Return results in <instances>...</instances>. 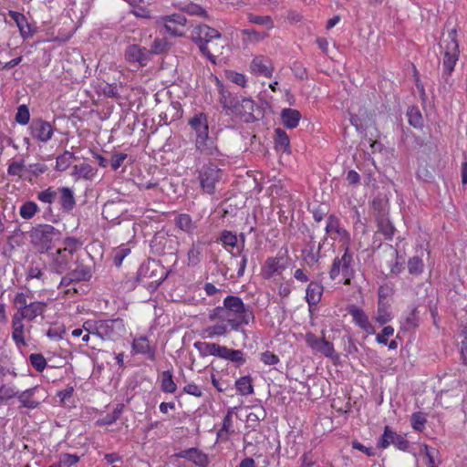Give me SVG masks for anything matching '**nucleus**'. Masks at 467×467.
Here are the masks:
<instances>
[{"instance_id": "1", "label": "nucleus", "mask_w": 467, "mask_h": 467, "mask_svg": "<svg viewBox=\"0 0 467 467\" xmlns=\"http://www.w3.org/2000/svg\"><path fill=\"white\" fill-rule=\"evenodd\" d=\"M208 325L202 330L203 338L214 339L226 337L231 332L244 334V327L254 322V314L251 306L244 303L235 296H227L223 306L210 310Z\"/></svg>"}, {"instance_id": "51", "label": "nucleus", "mask_w": 467, "mask_h": 467, "mask_svg": "<svg viewBox=\"0 0 467 467\" xmlns=\"http://www.w3.org/2000/svg\"><path fill=\"white\" fill-rule=\"evenodd\" d=\"M426 417L421 412H415L411 415V427L417 431H422L426 424Z\"/></svg>"}, {"instance_id": "44", "label": "nucleus", "mask_w": 467, "mask_h": 467, "mask_svg": "<svg viewBox=\"0 0 467 467\" xmlns=\"http://www.w3.org/2000/svg\"><path fill=\"white\" fill-rule=\"evenodd\" d=\"M57 196V190L53 187H48L44 191L37 192L36 198L39 202L43 203H47L51 205Z\"/></svg>"}, {"instance_id": "49", "label": "nucleus", "mask_w": 467, "mask_h": 467, "mask_svg": "<svg viewBox=\"0 0 467 467\" xmlns=\"http://www.w3.org/2000/svg\"><path fill=\"white\" fill-rule=\"evenodd\" d=\"M249 22L256 25L265 26L267 28L274 27L273 19L269 16H256L254 14H249L247 16Z\"/></svg>"}, {"instance_id": "24", "label": "nucleus", "mask_w": 467, "mask_h": 467, "mask_svg": "<svg viewBox=\"0 0 467 467\" xmlns=\"http://www.w3.org/2000/svg\"><path fill=\"white\" fill-rule=\"evenodd\" d=\"M239 99L240 98L234 96L223 87H221L219 89V103L227 114H234Z\"/></svg>"}, {"instance_id": "58", "label": "nucleus", "mask_w": 467, "mask_h": 467, "mask_svg": "<svg viewBox=\"0 0 467 467\" xmlns=\"http://www.w3.org/2000/svg\"><path fill=\"white\" fill-rule=\"evenodd\" d=\"M58 462L62 467H71L79 462V457L77 454L61 453Z\"/></svg>"}, {"instance_id": "19", "label": "nucleus", "mask_w": 467, "mask_h": 467, "mask_svg": "<svg viewBox=\"0 0 467 467\" xmlns=\"http://www.w3.org/2000/svg\"><path fill=\"white\" fill-rule=\"evenodd\" d=\"M54 232L55 228L47 224L36 228L32 234L34 244L40 245L42 251L48 249L52 242Z\"/></svg>"}, {"instance_id": "35", "label": "nucleus", "mask_w": 467, "mask_h": 467, "mask_svg": "<svg viewBox=\"0 0 467 467\" xmlns=\"http://www.w3.org/2000/svg\"><path fill=\"white\" fill-rule=\"evenodd\" d=\"M281 269L280 261L276 257H269L262 267V275L265 279H270Z\"/></svg>"}, {"instance_id": "25", "label": "nucleus", "mask_w": 467, "mask_h": 467, "mask_svg": "<svg viewBox=\"0 0 467 467\" xmlns=\"http://www.w3.org/2000/svg\"><path fill=\"white\" fill-rule=\"evenodd\" d=\"M219 358L231 361L237 367L242 366L245 363L244 353L240 349L229 348L225 346H222L219 353Z\"/></svg>"}, {"instance_id": "31", "label": "nucleus", "mask_w": 467, "mask_h": 467, "mask_svg": "<svg viewBox=\"0 0 467 467\" xmlns=\"http://www.w3.org/2000/svg\"><path fill=\"white\" fill-rule=\"evenodd\" d=\"M175 224L178 228H180L182 231L185 232L186 234L190 235H193L197 225L192 221V217L187 213H181L178 216L175 217Z\"/></svg>"}, {"instance_id": "56", "label": "nucleus", "mask_w": 467, "mask_h": 467, "mask_svg": "<svg viewBox=\"0 0 467 467\" xmlns=\"http://www.w3.org/2000/svg\"><path fill=\"white\" fill-rule=\"evenodd\" d=\"M202 257V249L195 244L190 248L188 252V265H196L200 263Z\"/></svg>"}, {"instance_id": "21", "label": "nucleus", "mask_w": 467, "mask_h": 467, "mask_svg": "<svg viewBox=\"0 0 467 467\" xmlns=\"http://www.w3.org/2000/svg\"><path fill=\"white\" fill-rule=\"evenodd\" d=\"M177 456L192 462L198 467H208L210 461L208 455L197 448H190L177 453Z\"/></svg>"}, {"instance_id": "55", "label": "nucleus", "mask_w": 467, "mask_h": 467, "mask_svg": "<svg viewBox=\"0 0 467 467\" xmlns=\"http://www.w3.org/2000/svg\"><path fill=\"white\" fill-rule=\"evenodd\" d=\"M174 5L192 16H204L206 15V12L200 5L192 4V3L188 4L184 6H182L179 4H174Z\"/></svg>"}, {"instance_id": "27", "label": "nucleus", "mask_w": 467, "mask_h": 467, "mask_svg": "<svg viewBox=\"0 0 467 467\" xmlns=\"http://www.w3.org/2000/svg\"><path fill=\"white\" fill-rule=\"evenodd\" d=\"M97 173V170L88 163H81L73 167L71 176L75 181L92 180Z\"/></svg>"}, {"instance_id": "12", "label": "nucleus", "mask_w": 467, "mask_h": 467, "mask_svg": "<svg viewBox=\"0 0 467 467\" xmlns=\"http://www.w3.org/2000/svg\"><path fill=\"white\" fill-rule=\"evenodd\" d=\"M306 343L313 351L321 353L327 358H333L335 348L331 342L326 340L325 337H317L312 332L306 334Z\"/></svg>"}, {"instance_id": "53", "label": "nucleus", "mask_w": 467, "mask_h": 467, "mask_svg": "<svg viewBox=\"0 0 467 467\" xmlns=\"http://www.w3.org/2000/svg\"><path fill=\"white\" fill-rule=\"evenodd\" d=\"M379 231L384 234L385 238L391 240L394 234V227L387 219H380L379 221Z\"/></svg>"}, {"instance_id": "43", "label": "nucleus", "mask_w": 467, "mask_h": 467, "mask_svg": "<svg viewBox=\"0 0 467 467\" xmlns=\"http://www.w3.org/2000/svg\"><path fill=\"white\" fill-rule=\"evenodd\" d=\"M73 159L74 154L68 150H66L63 154L57 157L56 170L59 171H66L70 166Z\"/></svg>"}, {"instance_id": "8", "label": "nucleus", "mask_w": 467, "mask_h": 467, "mask_svg": "<svg viewBox=\"0 0 467 467\" xmlns=\"http://www.w3.org/2000/svg\"><path fill=\"white\" fill-rule=\"evenodd\" d=\"M220 37L221 34L216 29L206 25L196 26L192 31V41L197 44L201 53L213 64L216 62V58L208 48L207 44L213 39Z\"/></svg>"}, {"instance_id": "4", "label": "nucleus", "mask_w": 467, "mask_h": 467, "mask_svg": "<svg viewBox=\"0 0 467 467\" xmlns=\"http://www.w3.org/2000/svg\"><path fill=\"white\" fill-rule=\"evenodd\" d=\"M192 131L195 149L203 155L213 156L218 153L215 140L209 135L208 117L203 112L194 114L188 120Z\"/></svg>"}, {"instance_id": "16", "label": "nucleus", "mask_w": 467, "mask_h": 467, "mask_svg": "<svg viewBox=\"0 0 467 467\" xmlns=\"http://www.w3.org/2000/svg\"><path fill=\"white\" fill-rule=\"evenodd\" d=\"M249 68L252 74L265 78H271L274 73V67L271 59L262 55L253 57Z\"/></svg>"}, {"instance_id": "7", "label": "nucleus", "mask_w": 467, "mask_h": 467, "mask_svg": "<svg viewBox=\"0 0 467 467\" xmlns=\"http://www.w3.org/2000/svg\"><path fill=\"white\" fill-rule=\"evenodd\" d=\"M223 177V171L212 161H207L197 168V180L202 191L206 194L215 193L216 186Z\"/></svg>"}, {"instance_id": "14", "label": "nucleus", "mask_w": 467, "mask_h": 467, "mask_svg": "<svg viewBox=\"0 0 467 467\" xmlns=\"http://www.w3.org/2000/svg\"><path fill=\"white\" fill-rule=\"evenodd\" d=\"M132 355H143L148 359H156V347L151 344L146 336H139L133 338L131 343Z\"/></svg>"}, {"instance_id": "47", "label": "nucleus", "mask_w": 467, "mask_h": 467, "mask_svg": "<svg viewBox=\"0 0 467 467\" xmlns=\"http://www.w3.org/2000/svg\"><path fill=\"white\" fill-rule=\"evenodd\" d=\"M70 276L74 279V282L87 281L90 278L91 274L88 267L85 265L78 266L76 269L69 272Z\"/></svg>"}, {"instance_id": "54", "label": "nucleus", "mask_w": 467, "mask_h": 467, "mask_svg": "<svg viewBox=\"0 0 467 467\" xmlns=\"http://www.w3.org/2000/svg\"><path fill=\"white\" fill-rule=\"evenodd\" d=\"M65 333V327L62 325H58L49 327L48 330L47 331V337L51 340L57 341L63 338Z\"/></svg>"}, {"instance_id": "29", "label": "nucleus", "mask_w": 467, "mask_h": 467, "mask_svg": "<svg viewBox=\"0 0 467 467\" xmlns=\"http://www.w3.org/2000/svg\"><path fill=\"white\" fill-rule=\"evenodd\" d=\"M323 286L317 282H311L306 289V300L309 306H315L321 300Z\"/></svg>"}, {"instance_id": "59", "label": "nucleus", "mask_w": 467, "mask_h": 467, "mask_svg": "<svg viewBox=\"0 0 467 467\" xmlns=\"http://www.w3.org/2000/svg\"><path fill=\"white\" fill-rule=\"evenodd\" d=\"M409 123L414 128H420L423 120L420 112L417 109H411L407 113Z\"/></svg>"}, {"instance_id": "40", "label": "nucleus", "mask_w": 467, "mask_h": 467, "mask_svg": "<svg viewBox=\"0 0 467 467\" xmlns=\"http://www.w3.org/2000/svg\"><path fill=\"white\" fill-rule=\"evenodd\" d=\"M39 211L38 205L32 201L24 202L19 209V214L23 219L29 220L33 218Z\"/></svg>"}, {"instance_id": "62", "label": "nucleus", "mask_w": 467, "mask_h": 467, "mask_svg": "<svg viewBox=\"0 0 467 467\" xmlns=\"http://www.w3.org/2000/svg\"><path fill=\"white\" fill-rule=\"evenodd\" d=\"M394 328L391 326H386L383 327L381 333L376 336V341L381 345L388 344V337L393 336Z\"/></svg>"}, {"instance_id": "26", "label": "nucleus", "mask_w": 467, "mask_h": 467, "mask_svg": "<svg viewBox=\"0 0 467 467\" xmlns=\"http://www.w3.org/2000/svg\"><path fill=\"white\" fill-rule=\"evenodd\" d=\"M59 192V203L61 209L65 212H70L76 206V199L74 192L68 187H60L57 189Z\"/></svg>"}, {"instance_id": "11", "label": "nucleus", "mask_w": 467, "mask_h": 467, "mask_svg": "<svg viewBox=\"0 0 467 467\" xmlns=\"http://www.w3.org/2000/svg\"><path fill=\"white\" fill-rule=\"evenodd\" d=\"M377 445L380 449H386L389 445H394L400 451H406L409 447V442L403 436L392 431L389 426H386Z\"/></svg>"}, {"instance_id": "32", "label": "nucleus", "mask_w": 467, "mask_h": 467, "mask_svg": "<svg viewBox=\"0 0 467 467\" xmlns=\"http://www.w3.org/2000/svg\"><path fill=\"white\" fill-rule=\"evenodd\" d=\"M375 321L379 325H385L392 320L393 315L390 310V305L388 302H378Z\"/></svg>"}, {"instance_id": "13", "label": "nucleus", "mask_w": 467, "mask_h": 467, "mask_svg": "<svg viewBox=\"0 0 467 467\" xmlns=\"http://www.w3.org/2000/svg\"><path fill=\"white\" fill-rule=\"evenodd\" d=\"M43 390V389L39 386H35L33 388L27 389L24 391H19L16 395L17 400L21 403V407L26 408L29 410L36 409L42 400L46 399V397H40L39 393Z\"/></svg>"}, {"instance_id": "15", "label": "nucleus", "mask_w": 467, "mask_h": 467, "mask_svg": "<svg viewBox=\"0 0 467 467\" xmlns=\"http://www.w3.org/2000/svg\"><path fill=\"white\" fill-rule=\"evenodd\" d=\"M256 109L255 102L250 98H240L233 115L239 117L244 122H254L257 118L254 116Z\"/></svg>"}, {"instance_id": "23", "label": "nucleus", "mask_w": 467, "mask_h": 467, "mask_svg": "<svg viewBox=\"0 0 467 467\" xmlns=\"http://www.w3.org/2000/svg\"><path fill=\"white\" fill-rule=\"evenodd\" d=\"M8 16L15 21L18 27L20 36L24 39H27L32 36L33 31L31 26L28 24L27 19L22 13L10 10L8 12Z\"/></svg>"}, {"instance_id": "57", "label": "nucleus", "mask_w": 467, "mask_h": 467, "mask_svg": "<svg viewBox=\"0 0 467 467\" xmlns=\"http://www.w3.org/2000/svg\"><path fill=\"white\" fill-rule=\"evenodd\" d=\"M30 119V113L26 105H20L17 108V112L16 114V120L17 123L21 125L28 124Z\"/></svg>"}, {"instance_id": "38", "label": "nucleus", "mask_w": 467, "mask_h": 467, "mask_svg": "<svg viewBox=\"0 0 467 467\" xmlns=\"http://www.w3.org/2000/svg\"><path fill=\"white\" fill-rule=\"evenodd\" d=\"M418 327V317H417V308L413 307L410 310V312L406 315V317H402L400 321V327L402 330H411Z\"/></svg>"}, {"instance_id": "48", "label": "nucleus", "mask_w": 467, "mask_h": 467, "mask_svg": "<svg viewBox=\"0 0 467 467\" xmlns=\"http://www.w3.org/2000/svg\"><path fill=\"white\" fill-rule=\"evenodd\" d=\"M220 241L222 242L224 247L229 246L234 248L237 245L238 237L236 234L231 231L224 230L221 234Z\"/></svg>"}, {"instance_id": "46", "label": "nucleus", "mask_w": 467, "mask_h": 467, "mask_svg": "<svg viewBox=\"0 0 467 467\" xmlns=\"http://www.w3.org/2000/svg\"><path fill=\"white\" fill-rule=\"evenodd\" d=\"M424 264L420 257L412 256L408 261V270L410 275H419L423 272Z\"/></svg>"}, {"instance_id": "17", "label": "nucleus", "mask_w": 467, "mask_h": 467, "mask_svg": "<svg viewBox=\"0 0 467 467\" xmlns=\"http://www.w3.org/2000/svg\"><path fill=\"white\" fill-rule=\"evenodd\" d=\"M348 314L352 317L353 322L359 328L365 331L368 335H374L376 333V327L370 322L368 316L364 312L363 309L357 306H350L348 309Z\"/></svg>"}, {"instance_id": "60", "label": "nucleus", "mask_w": 467, "mask_h": 467, "mask_svg": "<svg viewBox=\"0 0 467 467\" xmlns=\"http://www.w3.org/2000/svg\"><path fill=\"white\" fill-rule=\"evenodd\" d=\"M256 411L250 412L247 415V422L255 427L258 422L265 417V411L263 407L255 408Z\"/></svg>"}, {"instance_id": "36", "label": "nucleus", "mask_w": 467, "mask_h": 467, "mask_svg": "<svg viewBox=\"0 0 467 467\" xmlns=\"http://www.w3.org/2000/svg\"><path fill=\"white\" fill-rule=\"evenodd\" d=\"M275 144L277 150H281L283 152H286L289 150L290 140L288 135L285 130L280 128L275 129Z\"/></svg>"}, {"instance_id": "63", "label": "nucleus", "mask_w": 467, "mask_h": 467, "mask_svg": "<svg viewBox=\"0 0 467 467\" xmlns=\"http://www.w3.org/2000/svg\"><path fill=\"white\" fill-rule=\"evenodd\" d=\"M260 360L264 364L269 366L276 365L280 361L279 358L275 354L268 350L261 354Z\"/></svg>"}, {"instance_id": "39", "label": "nucleus", "mask_w": 467, "mask_h": 467, "mask_svg": "<svg viewBox=\"0 0 467 467\" xmlns=\"http://www.w3.org/2000/svg\"><path fill=\"white\" fill-rule=\"evenodd\" d=\"M47 167L46 164L41 162H36L26 165V176L25 181L32 182L33 178H36L46 172Z\"/></svg>"}, {"instance_id": "6", "label": "nucleus", "mask_w": 467, "mask_h": 467, "mask_svg": "<svg viewBox=\"0 0 467 467\" xmlns=\"http://www.w3.org/2000/svg\"><path fill=\"white\" fill-rule=\"evenodd\" d=\"M440 47L442 55L443 70L450 76L454 70L460 56L459 43L457 41L455 29L449 30L447 34L443 36Z\"/></svg>"}, {"instance_id": "28", "label": "nucleus", "mask_w": 467, "mask_h": 467, "mask_svg": "<svg viewBox=\"0 0 467 467\" xmlns=\"http://www.w3.org/2000/svg\"><path fill=\"white\" fill-rule=\"evenodd\" d=\"M193 347L195 349L198 350L202 358H205L208 356H213L218 358L222 345L213 342L196 341L194 342Z\"/></svg>"}, {"instance_id": "5", "label": "nucleus", "mask_w": 467, "mask_h": 467, "mask_svg": "<svg viewBox=\"0 0 467 467\" xmlns=\"http://www.w3.org/2000/svg\"><path fill=\"white\" fill-rule=\"evenodd\" d=\"M329 277L333 281H338L344 285H350L355 275V264L353 253L348 245H346L342 254L337 255L329 269Z\"/></svg>"}, {"instance_id": "2", "label": "nucleus", "mask_w": 467, "mask_h": 467, "mask_svg": "<svg viewBox=\"0 0 467 467\" xmlns=\"http://www.w3.org/2000/svg\"><path fill=\"white\" fill-rule=\"evenodd\" d=\"M31 292H18L15 295L12 303L16 309L12 317V338L16 346H25L24 320L34 322L47 311V304L44 301L33 300Z\"/></svg>"}, {"instance_id": "42", "label": "nucleus", "mask_w": 467, "mask_h": 467, "mask_svg": "<svg viewBox=\"0 0 467 467\" xmlns=\"http://www.w3.org/2000/svg\"><path fill=\"white\" fill-rule=\"evenodd\" d=\"M420 454L422 457V461L428 465V467H436L435 457L438 454L436 449L424 445L420 449Z\"/></svg>"}, {"instance_id": "37", "label": "nucleus", "mask_w": 467, "mask_h": 467, "mask_svg": "<svg viewBox=\"0 0 467 467\" xmlns=\"http://www.w3.org/2000/svg\"><path fill=\"white\" fill-rule=\"evenodd\" d=\"M237 391L242 396H247L254 393V387L250 376L241 377L235 381Z\"/></svg>"}, {"instance_id": "50", "label": "nucleus", "mask_w": 467, "mask_h": 467, "mask_svg": "<svg viewBox=\"0 0 467 467\" xmlns=\"http://www.w3.org/2000/svg\"><path fill=\"white\" fill-rule=\"evenodd\" d=\"M29 361L31 366L38 372H42L47 367V360L42 354H31L29 356Z\"/></svg>"}, {"instance_id": "22", "label": "nucleus", "mask_w": 467, "mask_h": 467, "mask_svg": "<svg viewBox=\"0 0 467 467\" xmlns=\"http://www.w3.org/2000/svg\"><path fill=\"white\" fill-rule=\"evenodd\" d=\"M125 57L130 63H138L140 66H144L149 59V52L145 47L130 45L125 51Z\"/></svg>"}, {"instance_id": "45", "label": "nucleus", "mask_w": 467, "mask_h": 467, "mask_svg": "<svg viewBox=\"0 0 467 467\" xmlns=\"http://www.w3.org/2000/svg\"><path fill=\"white\" fill-rule=\"evenodd\" d=\"M225 78L228 81L239 87L245 88L247 86V78L242 73L234 70H227L225 71Z\"/></svg>"}, {"instance_id": "61", "label": "nucleus", "mask_w": 467, "mask_h": 467, "mask_svg": "<svg viewBox=\"0 0 467 467\" xmlns=\"http://www.w3.org/2000/svg\"><path fill=\"white\" fill-rule=\"evenodd\" d=\"M17 394L18 390L13 386L3 385L0 387L1 400L12 399L14 397H16Z\"/></svg>"}, {"instance_id": "20", "label": "nucleus", "mask_w": 467, "mask_h": 467, "mask_svg": "<svg viewBox=\"0 0 467 467\" xmlns=\"http://www.w3.org/2000/svg\"><path fill=\"white\" fill-rule=\"evenodd\" d=\"M75 263L74 254L71 252H67L58 249L53 257V265L57 274H61L71 268Z\"/></svg>"}, {"instance_id": "52", "label": "nucleus", "mask_w": 467, "mask_h": 467, "mask_svg": "<svg viewBox=\"0 0 467 467\" xmlns=\"http://www.w3.org/2000/svg\"><path fill=\"white\" fill-rule=\"evenodd\" d=\"M60 289L65 288L64 294L67 295L70 292L78 293V289L75 287L74 279L70 276L69 273L61 278L59 286Z\"/></svg>"}, {"instance_id": "33", "label": "nucleus", "mask_w": 467, "mask_h": 467, "mask_svg": "<svg viewBox=\"0 0 467 467\" xmlns=\"http://www.w3.org/2000/svg\"><path fill=\"white\" fill-rule=\"evenodd\" d=\"M7 175L12 177H17L25 181L26 176V165L23 159L14 161L8 164Z\"/></svg>"}, {"instance_id": "34", "label": "nucleus", "mask_w": 467, "mask_h": 467, "mask_svg": "<svg viewBox=\"0 0 467 467\" xmlns=\"http://www.w3.org/2000/svg\"><path fill=\"white\" fill-rule=\"evenodd\" d=\"M161 389L164 393H174L177 389V385L173 380V376L171 370L162 371L160 376Z\"/></svg>"}, {"instance_id": "10", "label": "nucleus", "mask_w": 467, "mask_h": 467, "mask_svg": "<svg viewBox=\"0 0 467 467\" xmlns=\"http://www.w3.org/2000/svg\"><path fill=\"white\" fill-rule=\"evenodd\" d=\"M28 130L33 140L37 142L47 143L52 139L55 128L50 122L37 119H33L28 127Z\"/></svg>"}, {"instance_id": "18", "label": "nucleus", "mask_w": 467, "mask_h": 467, "mask_svg": "<svg viewBox=\"0 0 467 467\" xmlns=\"http://www.w3.org/2000/svg\"><path fill=\"white\" fill-rule=\"evenodd\" d=\"M325 231L333 239H339L348 245L350 236L349 234L340 226L339 219L335 215H329L327 220Z\"/></svg>"}, {"instance_id": "41", "label": "nucleus", "mask_w": 467, "mask_h": 467, "mask_svg": "<svg viewBox=\"0 0 467 467\" xmlns=\"http://www.w3.org/2000/svg\"><path fill=\"white\" fill-rule=\"evenodd\" d=\"M234 431L233 425V413L232 411H228L224 416L223 420V426L218 431L217 436L218 438L227 439V435L233 433Z\"/></svg>"}, {"instance_id": "64", "label": "nucleus", "mask_w": 467, "mask_h": 467, "mask_svg": "<svg viewBox=\"0 0 467 467\" xmlns=\"http://www.w3.org/2000/svg\"><path fill=\"white\" fill-rule=\"evenodd\" d=\"M183 392L191 396L201 398L202 396V390L197 384L191 382L183 387Z\"/></svg>"}, {"instance_id": "30", "label": "nucleus", "mask_w": 467, "mask_h": 467, "mask_svg": "<svg viewBox=\"0 0 467 467\" xmlns=\"http://www.w3.org/2000/svg\"><path fill=\"white\" fill-rule=\"evenodd\" d=\"M281 119L287 129H295L301 119V113L294 109H284L281 111Z\"/></svg>"}, {"instance_id": "9", "label": "nucleus", "mask_w": 467, "mask_h": 467, "mask_svg": "<svg viewBox=\"0 0 467 467\" xmlns=\"http://www.w3.org/2000/svg\"><path fill=\"white\" fill-rule=\"evenodd\" d=\"M186 21L185 16L181 14L160 16L155 18V24L161 31L172 36H182L183 35Z\"/></svg>"}, {"instance_id": "3", "label": "nucleus", "mask_w": 467, "mask_h": 467, "mask_svg": "<svg viewBox=\"0 0 467 467\" xmlns=\"http://www.w3.org/2000/svg\"><path fill=\"white\" fill-rule=\"evenodd\" d=\"M83 327L86 330L82 338L85 345L89 341L90 335L103 340L116 341L126 332L124 321L119 317L99 320L88 319L83 323Z\"/></svg>"}]
</instances>
